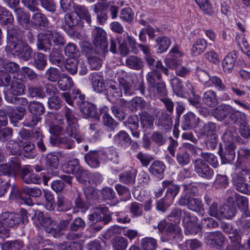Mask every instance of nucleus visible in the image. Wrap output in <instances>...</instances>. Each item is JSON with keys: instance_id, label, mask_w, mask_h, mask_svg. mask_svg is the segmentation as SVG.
I'll list each match as a JSON object with an SVG mask.
<instances>
[{"instance_id": "79ce46f5", "label": "nucleus", "mask_w": 250, "mask_h": 250, "mask_svg": "<svg viewBox=\"0 0 250 250\" xmlns=\"http://www.w3.org/2000/svg\"><path fill=\"white\" fill-rule=\"evenodd\" d=\"M17 17L19 23L23 27L26 28L30 21V15L28 13L23 11L21 8H17L15 9Z\"/></svg>"}, {"instance_id": "ea45409f", "label": "nucleus", "mask_w": 250, "mask_h": 250, "mask_svg": "<svg viewBox=\"0 0 250 250\" xmlns=\"http://www.w3.org/2000/svg\"><path fill=\"white\" fill-rule=\"evenodd\" d=\"M237 212L234 205H224L220 207V219H230L233 217Z\"/></svg>"}, {"instance_id": "58836bf2", "label": "nucleus", "mask_w": 250, "mask_h": 250, "mask_svg": "<svg viewBox=\"0 0 250 250\" xmlns=\"http://www.w3.org/2000/svg\"><path fill=\"white\" fill-rule=\"evenodd\" d=\"M175 157L177 163L181 167L188 165L190 163V159L189 154L180 147L178 148Z\"/></svg>"}, {"instance_id": "cd10ccee", "label": "nucleus", "mask_w": 250, "mask_h": 250, "mask_svg": "<svg viewBox=\"0 0 250 250\" xmlns=\"http://www.w3.org/2000/svg\"><path fill=\"white\" fill-rule=\"evenodd\" d=\"M77 21L71 15L67 14L64 16V21L62 25V28L69 35H73L75 32L74 27L77 25Z\"/></svg>"}, {"instance_id": "9d476101", "label": "nucleus", "mask_w": 250, "mask_h": 250, "mask_svg": "<svg viewBox=\"0 0 250 250\" xmlns=\"http://www.w3.org/2000/svg\"><path fill=\"white\" fill-rule=\"evenodd\" d=\"M107 208L100 206L94 209L93 211L88 215V218L92 224L104 222L103 225L110 221V217L107 214Z\"/></svg>"}, {"instance_id": "de8ad7c7", "label": "nucleus", "mask_w": 250, "mask_h": 250, "mask_svg": "<svg viewBox=\"0 0 250 250\" xmlns=\"http://www.w3.org/2000/svg\"><path fill=\"white\" fill-rule=\"evenodd\" d=\"M24 244L22 241L16 240L8 241L1 245V250H20L23 247Z\"/></svg>"}, {"instance_id": "72a5a7b5", "label": "nucleus", "mask_w": 250, "mask_h": 250, "mask_svg": "<svg viewBox=\"0 0 250 250\" xmlns=\"http://www.w3.org/2000/svg\"><path fill=\"white\" fill-rule=\"evenodd\" d=\"M24 78V76L22 74H19L17 80L12 81L9 89L12 91L14 95H20L24 93L25 86L22 83Z\"/></svg>"}, {"instance_id": "052dcab7", "label": "nucleus", "mask_w": 250, "mask_h": 250, "mask_svg": "<svg viewBox=\"0 0 250 250\" xmlns=\"http://www.w3.org/2000/svg\"><path fill=\"white\" fill-rule=\"evenodd\" d=\"M45 78L50 82H56L59 81V79L62 76L60 70L53 67H50L47 69L45 73Z\"/></svg>"}, {"instance_id": "412c9836", "label": "nucleus", "mask_w": 250, "mask_h": 250, "mask_svg": "<svg viewBox=\"0 0 250 250\" xmlns=\"http://www.w3.org/2000/svg\"><path fill=\"white\" fill-rule=\"evenodd\" d=\"M165 169L166 166L163 162L160 161H155L151 164L148 170L155 177L162 179L164 177Z\"/></svg>"}, {"instance_id": "a878e982", "label": "nucleus", "mask_w": 250, "mask_h": 250, "mask_svg": "<svg viewBox=\"0 0 250 250\" xmlns=\"http://www.w3.org/2000/svg\"><path fill=\"white\" fill-rule=\"evenodd\" d=\"M84 159L86 163L91 167L97 168L100 166L101 155L99 154V150L90 151L85 155Z\"/></svg>"}, {"instance_id": "a18cd8bd", "label": "nucleus", "mask_w": 250, "mask_h": 250, "mask_svg": "<svg viewBox=\"0 0 250 250\" xmlns=\"http://www.w3.org/2000/svg\"><path fill=\"white\" fill-rule=\"evenodd\" d=\"M188 208L198 213L203 214L204 212V205L202 200L199 198L192 197Z\"/></svg>"}, {"instance_id": "e433bc0d", "label": "nucleus", "mask_w": 250, "mask_h": 250, "mask_svg": "<svg viewBox=\"0 0 250 250\" xmlns=\"http://www.w3.org/2000/svg\"><path fill=\"white\" fill-rule=\"evenodd\" d=\"M235 198L236 204L238 208L244 212L247 216L250 217V211L248 210V200L247 198L235 193Z\"/></svg>"}, {"instance_id": "473e14b6", "label": "nucleus", "mask_w": 250, "mask_h": 250, "mask_svg": "<svg viewBox=\"0 0 250 250\" xmlns=\"http://www.w3.org/2000/svg\"><path fill=\"white\" fill-rule=\"evenodd\" d=\"M23 193L29 196V197H27L26 199L23 200V203L28 206H31L33 204L30 196L33 197H39L41 196L42 194V190L39 188H23Z\"/></svg>"}, {"instance_id": "0e129e2a", "label": "nucleus", "mask_w": 250, "mask_h": 250, "mask_svg": "<svg viewBox=\"0 0 250 250\" xmlns=\"http://www.w3.org/2000/svg\"><path fill=\"white\" fill-rule=\"evenodd\" d=\"M55 50V48H53L50 53L49 61L52 64L61 67L64 62V57L59 51L56 52Z\"/></svg>"}, {"instance_id": "6ab92c4d", "label": "nucleus", "mask_w": 250, "mask_h": 250, "mask_svg": "<svg viewBox=\"0 0 250 250\" xmlns=\"http://www.w3.org/2000/svg\"><path fill=\"white\" fill-rule=\"evenodd\" d=\"M204 239L209 245L220 246L224 243L225 237L221 232L215 231L205 233Z\"/></svg>"}, {"instance_id": "c03bdc74", "label": "nucleus", "mask_w": 250, "mask_h": 250, "mask_svg": "<svg viewBox=\"0 0 250 250\" xmlns=\"http://www.w3.org/2000/svg\"><path fill=\"white\" fill-rule=\"evenodd\" d=\"M171 85L173 92L178 97H186V93L183 90V84L181 81L177 77H174L171 80Z\"/></svg>"}, {"instance_id": "13d9d810", "label": "nucleus", "mask_w": 250, "mask_h": 250, "mask_svg": "<svg viewBox=\"0 0 250 250\" xmlns=\"http://www.w3.org/2000/svg\"><path fill=\"white\" fill-rule=\"evenodd\" d=\"M28 109L31 114L39 116L42 114L45 110L43 104L36 101L30 103L28 104Z\"/></svg>"}, {"instance_id": "ddd939ff", "label": "nucleus", "mask_w": 250, "mask_h": 250, "mask_svg": "<svg viewBox=\"0 0 250 250\" xmlns=\"http://www.w3.org/2000/svg\"><path fill=\"white\" fill-rule=\"evenodd\" d=\"M60 137L56 135L50 136V143L54 146H57L63 148L71 149L74 146V142L69 136Z\"/></svg>"}, {"instance_id": "7c9ffc66", "label": "nucleus", "mask_w": 250, "mask_h": 250, "mask_svg": "<svg viewBox=\"0 0 250 250\" xmlns=\"http://www.w3.org/2000/svg\"><path fill=\"white\" fill-rule=\"evenodd\" d=\"M93 87L95 91L101 93L105 89L104 77L99 73H93L91 76Z\"/></svg>"}, {"instance_id": "2eb2a0df", "label": "nucleus", "mask_w": 250, "mask_h": 250, "mask_svg": "<svg viewBox=\"0 0 250 250\" xmlns=\"http://www.w3.org/2000/svg\"><path fill=\"white\" fill-rule=\"evenodd\" d=\"M204 198L206 205L208 206V214L217 219H220V207L218 208V203L208 194H205Z\"/></svg>"}, {"instance_id": "5701e85b", "label": "nucleus", "mask_w": 250, "mask_h": 250, "mask_svg": "<svg viewBox=\"0 0 250 250\" xmlns=\"http://www.w3.org/2000/svg\"><path fill=\"white\" fill-rule=\"evenodd\" d=\"M131 139L129 134L125 131L119 132L114 137V142L118 146L125 148L131 143Z\"/></svg>"}, {"instance_id": "49530a36", "label": "nucleus", "mask_w": 250, "mask_h": 250, "mask_svg": "<svg viewBox=\"0 0 250 250\" xmlns=\"http://www.w3.org/2000/svg\"><path fill=\"white\" fill-rule=\"evenodd\" d=\"M141 246L144 250H156L158 247V242L153 237H146L141 240Z\"/></svg>"}, {"instance_id": "f704fd0d", "label": "nucleus", "mask_w": 250, "mask_h": 250, "mask_svg": "<svg viewBox=\"0 0 250 250\" xmlns=\"http://www.w3.org/2000/svg\"><path fill=\"white\" fill-rule=\"evenodd\" d=\"M202 101L204 104L209 107H214L218 104V100L216 93L208 90L204 93Z\"/></svg>"}, {"instance_id": "2f4dec72", "label": "nucleus", "mask_w": 250, "mask_h": 250, "mask_svg": "<svg viewBox=\"0 0 250 250\" xmlns=\"http://www.w3.org/2000/svg\"><path fill=\"white\" fill-rule=\"evenodd\" d=\"M236 60L234 53L230 52L227 54L222 62V67L225 73H229L234 67Z\"/></svg>"}, {"instance_id": "5fc2aeb1", "label": "nucleus", "mask_w": 250, "mask_h": 250, "mask_svg": "<svg viewBox=\"0 0 250 250\" xmlns=\"http://www.w3.org/2000/svg\"><path fill=\"white\" fill-rule=\"evenodd\" d=\"M156 42L158 46V52L160 53L166 51L171 44L170 39L166 36L158 37Z\"/></svg>"}, {"instance_id": "7ed1b4c3", "label": "nucleus", "mask_w": 250, "mask_h": 250, "mask_svg": "<svg viewBox=\"0 0 250 250\" xmlns=\"http://www.w3.org/2000/svg\"><path fill=\"white\" fill-rule=\"evenodd\" d=\"M21 214L4 212L0 216V222L4 227L13 228L19 225L21 220L26 221L27 219V211L25 209L21 210Z\"/></svg>"}, {"instance_id": "e2e57ef3", "label": "nucleus", "mask_w": 250, "mask_h": 250, "mask_svg": "<svg viewBox=\"0 0 250 250\" xmlns=\"http://www.w3.org/2000/svg\"><path fill=\"white\" fill-rule=\"evenodd\" d=\"M47 64V59L45 56L41 53H37L34 58V66L38 70H42Z\"/></svg>"}, {"instance_id": "603ef678", "label": "nucleus", "mask_w": 250, "mask_h": 250, "mask_svg": "<svg viewBox=\"0 0 250 250\" xmlns=\"http://www.w3.org/2000/svg\"><path fill=\"white\" fill-rule=\"evenodd\" d=\"M235 39L241 51L248 57H250V46L249 45L244 36L243 35L237 34Z\"/></svg>"}, {"instance_id": "f03ea898", "label": "nucleus", "mask_w": 250, "mask_h": 250, "mask_svg": "<svg viewBox=\"0 0 250 250\" xmlns=\"http://www.w3.org/2000/svg\"><path fill=\"white\" fill-rule=\"evenodd\" d=\"M67 126L65 129V132L70 137L75 139L78 143L83 140V138L80 136L78 132V119L75 116L74 112L70 108L65 106L63 108Z\"/></svg>"}, {"instance_id": "864d4df0", "label": "nucleus", "mask_w": 250, "mask_h": 250, "mask_svg": "<svg viewBox=\"0 0 250 250\" xmlns=\"http://www.w3.org/2000/svg\"><path fill=\"white\" fill-rule=\"evenodd\" d=\"M107 95L110 100L117 99L122 96L123 92L121 88L118 85L111 84L107 90Z\"/></svg>"}, {"instance_id": "3c124183", "label": "nucleus", "mask_w": 250, "mask_h": 250, "mask_svg": "<svg viewBox=\"0 0 250 250\" xmlns=\"http://www.w3.org/2000/svg\"><path fill=\"white\" fill-rule=\"evenodd\" d=\"M28 95L29 96L34 98L38 97L44 98L45 96V92L42 86H34L33 85H28Z\"/></svg>"}, {"instance_id": "09e8293b", "label": "nucleus", "mask_w": 250, "mask_h": 250, "mask_svg": "<svg viewBox=\"0 0 250 250\" xmlns=\"http://www.w3.org/2000/svg\"><path fill=\"white\" fill-rule=\"evenodd\" d=\"M157 125L165 129L171 128L172 122L171 117L166 113H163L159 117Z\"/></svg>"}, {"instance_id": "37998d69", "label": "nucleus", "mask_w": 250, "mask_h": 250, "mask_svg": "<svg viewBox=\"0 0 250 250\" xmlns=\"http://www.w3.org/2000/svg\"><path fill=\"white\" fill-rule=\"evenodd\" d=\"M23 155L28 159H33L37 155V152L34 145L30 142L22 143Z\"/></svg>"}, {"instance_id": "680f3d73", "label": "nucleus", "mask_w": 250, "mask_h": 250, "mask_svg": "<svg viewBox=\"0 0 250 250\" xmlns=\"http://www.w3.org/2000/svg\"><path fill=\"white\" fill-rule=\"evenodd\" d=\"M207 47V42L204 39H199L193 43L191 51L195 54H200L203 53Z\"/></svg>"}, {"instance_id": "f257e3e1", "label": "nucleus", "mask_w": 250, "mask_h": 250, "mask_svg": "<svg viewBox=\"0 0 250 250\" xmlns=\"http://www.w3.org/2000/svg\"><path fill=\"white\" fill-rule=\"evenodd\" d=\"M38 48L44 52L49 51L53 43L54 48L60 49L63 47L65 41L64 38L58 32L48 31L46 35H39L38 37Z\"/></svg>"}, {"instance_id": "1a4fd4ad", "label": "nucleus", "mask_w": 250, "mask_h": 250, "mask_svg": "<svg viewBox=\"0 0 250 250\" xmlns=\"http://www.w3.org/2000/svg\"><path fill=\"white\" fill-rule=\"evenodd\" d=\"M165 240L173 244H178L183 239L181 228L176 224L170 223L165 231Z\"/></svg>"}, {"instance_id": "69168bd1", "label": "nucleus", "mask_w": 250, "mask_h": 250, "mask_svg": "<svg viewBox=\"0 0 250 250\" xmlns=\"http://www.w3.org/2000/svg\"><path fill=\"white\" fill-rule=\"evenodd\" d=\"M200 156L204 161L214 168H217L219 166L217 158L213 154L209 152H201Z\"/></svg>"}, {"instance_id": "0eeeda50", "label": "nucleus", "mask_w": 250, "mask_h": 250, "mask_svg": "<svg viewBox=\"0 0 250 250\" xmlns=\"http://www.w3.org/2000/svg\"><path fill=\"white\" fill-rule=\"evenodd\" d=\"M193 167L195 172L202 178L208 180L213 177V170L202 159L195 160L193 163Z\"/></svg>"}, {"instance_id": "f8f14e48", "label": "nucleus", "mask_w": 250, "mask_h": 250, "mask_svg": "<svg viewBox=\"0 0 250 250\" xmlns=\"http://www.w3.org/2000/svg\"><path fill=\"white\" fill-rule=\"evenodd\" d=\"M235 147L234 143H230L225 144L224 152H223L222 148H220L218 153L223 164L230 163L234 159L235 157Z\"/></svg>"}, {"instance_id": "423d86ee", "label": "nucleus", "mask_w": 250, "mask_h": 250, "mask_svg": "<svg viewBox=\"0 0 250 250\" xmlns=\"http://www.w3.org/2000/svg\"><path fill=\"white\" fill-rule=\"evenodd\" d=\"M183 215L182 222L185 229L186 234H195L201 231V227L194 224L197 220L196 216L192 215L190 212L187 211H183Z\"/></svg>"}, {"instance_id": "f3484780", "label": "nucleus", "mask_w": 250, "mask_h": 250, "mask_svg": "<svg viewBox=\"0 0 250 250\" xmlns=\"http://www.w3.org/2000/svg\"><path fill=\"white\" fill-rule=\"evenodd\" d=\"M232 110V106L227 104H221L212 110V114L217 120L222 121L229 115Z\"/></svg>"}, {"instance_id": "4468645a", "label": "nucleus", "mask_w": 250, "mask_h": 250, "mask_svg": "<svg viewBox=\"0 0 250 250\" xmlns=\"http://www.w3.org/2000/svg\"><path fill=\"white\" fill-rule=\"evenodd\" d=\"M6 110L11 122L15 125L23 118L26 111L25 107L21 106H18L16 109L8 106Z\"/></svg>"}, {"instance_id": "6e6d98bb", "label": "nucleus", "mask_w": 250, "mask_h": 250, "mask_svg": "<svg viewBox=\"0 0 250 250\" xmlns=\"http://www.w3.org/2000/svg\"><path fill=\"white\" fill-rule=\"evenodd\" d=\"M80 167L79 160L74 158L68 162L67 164L63 169L65 173H71L74 175L80 169Z\"/></svg>"}, {"instance_id": "338daca9", "label": "nucleus", "mask_w": 250, "mask_h": 250, "mask_svg": "<svg viewBox=\"0 0 250 250\" xmlns=\"http://www.w3.org/2000/svg\"><path fill=\"white\" fill-rule=\"evenodd\" d=\"M43 193L45 199V208L48 210H54L56 205L54 195L49 190H44Z\"/></svg>"}, {"instance_id": "4be33fe9", "label": "nucleus", "mask_w": 250, "mask_h": 250, "mask_svg": "<svg viewBox=\"0 0 250 250\" xmlns=\"http://www.w3.org/2000/svg\"><path fill=\"white\" fill-rule=\"evenodd\" d=\"M100 115L103 114V120L104 125L107 127L109 131H114L118 123L107 113L108 108L106 106H103L100 108Z\"/></svg>"}, {"instance_id": "dca6fc26", "label": "nucleus", "mask_w": 250, "mask_h": 250, "mask_svg": "<svg viewBox=\"0 0 250 250\" xmlns=\"http://www.w3.org/2000/svg\"><path fill=\"white\" fill-rule=\"evenodd\" d=\"M199 118L192 112H188L183 116L181 127L183 130H188L195 128L199 122Z\"/></svg>"}, {"instance_id": "4c0bfd02", "label": "nucleus", "mask_w": 250, "mask_h": 250, "mask_svg": "<svg viewBox=\"0 0 250 250\" xmlns=\"http://www.w3.org/2000/svg\"><path fill=\"white\" fill-rule=\"evenodd\" d=\"M73 84L72 78L65 74H62L58 82L59 88L62 91L69 90Z\"/></svg>"}, {"instance_id": "393cba45", "label": "nucleus", "mask_w": 250, "mask_h": 250, "mask_svg": "<svg viewBox=\"0 0 250 250\" xmlns=\"http://www.w3.org/2000/svg\"><path fill=\"white\" fill-rule=\"evenodd\" d=\"M99 154L101 155V160L104 161L109 160L114 163L118 162V155L115 148L113 147H109L101 150H99Z\"/></svg>"}, {"instance_id": "8fccbe9b", "label": "nucleus", "mask_w": 250, "mask_h": 250, "mask_svg": "<svg viewBox=\"0 0 250 250\" xmlns=\"http://www.w3.org/2000/svg\"><path fill=\"white\" fill-rule=\"evenodd\" d=\"M59 162L58 157L53 154H48L45 157V166L48 171L56 169L59 166Z\"/></svg>"}, {"instance_id": "a211bd4d", "label": "nucleus", "mask_w": 250, "mask_h": 250, "mask_svg": "<svg viewBox=\"0 0 250 250\" xmlns=\"http://www.w3.org/2000/svg\"><path fill=\"white\" fill-rule=\"evenodd\" d=\"M80 111L85 118H95L99 119L100 113L97 111L95 105L88 102L83 103L80 107Z\"/></svg>"}, {"instance_id": "b1692460", "label": "nucleus", "mask_w": 250, "mask_h": 250, "mask_svg": "<svg viewBox=\"0 0 250 250\" xmlns=\"http://www.w3.org/2000/svg\"><path fill=\"white\" fill-rule=\"evenodd\" d=\"M73 8L75 13L81 20L84 21L88 24L90 25L91 22V16L88 9L86 6L74 3Z\"/></svg>"}, {"instance_id": "a19ab883", "label": "nucleus", "mask_w": 250, "mask_h": 250, "mask_svg": "<svg viewBox=\"0 0 250 250\" xmlns=\"http://www.w3.org/2000/svg\"><path fill=\"white\" fill-rule=\"evenodd\" d=\"M125 64L129 68L135 70H139L143 66L141 59L133 55L129 56L126 58Z\"/></svg>"}, {"instance_id": "4d7b16f0", "label": "nucleus", "mask_w": 250, "mask_h": 250, "mask_svg": "<svg viewBox=\"0 0 250 250\" xmlns=\"http://www.w3.org/2000/svg\"><path fill=\"white\" fill-rule=\"evenodd\" d=\"M31 22L40 27H45L48 24V20L45 16L42 13H34L31 18Z\"/></svg>"}, {"instance_id": "6e6552de", "label": "nucleus", "mask_w": 250, "mask_h": 250, "mask_svg": "<svg viewBox=\"0 0 250 250\" xmlns=\"http://www.w3.org/2000/svg\"><path fill=\"white\" fill-rule=\"evenodd\" d=\"M7 34L8 36L12 38V41L8 42L7 45L6 47V50L14 55L18 56L24 43L27 42L21 38L19 39L18 37L17 38L16 35L15 34V31L12 29L8 28L7 29Z\"/></svg>"}, {"instance_id": "c756f323", "label": "nucleus", "mask_w": 250, "mask_h": 250, "mask_svg": "<svg viewBox=\"0 0 250 250\" xmlns=\"http://www.w3.org/2000/svg\"><path fill=\"white\" fill-rule=\"evenodd\" d=\"M238 160L236 162V167L237 166H243L244 168L249 167L250 165L247 164V162L245 160H248L250 162V150L245 147L240 148L237 151Z\"/></svg>"}, {"instance_id": "20e7f679", "label": "nucleus", "mask_w": 250, "mask_h": 250, "mask_svg": "<svg viewBox=\"0 0 250 250\" xmlns=\"http://www.w3.org/2000/svg\"><path fill=\"white\" fill-rule=\"evenodd\" d=\"M250 172V166L245 168L243 166H237L236 167L235 172L232 174V181L236 189L244 194L248 193L249 185L243 177V173L246 174Z\"/></svg>"}, {"instance_id": "39448f33", "label": "nucleus", "mask_w": 250, "mask_h": 250, "mask_svg": "<svg viewBox=\"0 0 250 250\" xmlns=\"http://www.w3.org/2000/svg\"><path fill=\"white\" fill-rule=\"evenodd\" d=\"M37 219L39 224V227H42L44 230L53 234L59 235L60 233V228L55 221L52 220L49 217H45L42 212H39L37 215Z\"/></svg>"}, {"instance_id": "aec40b11", "label": "nucleus", "mask_w": 250, "mask_h": 250, "mask_svg": "<svg viewBox=\"0 0 250 250\" xmlns=\"http://www.w3.org/2000/svg\"><path fill=\"white\" fill-rule=\"evenodd\" d=\"M115 77L118 80L120 85L124 89L125 95H130V83L127 80L129 78V75L122 69L118 70L115 74Z\"/></svg>"}, {"instance_id": "774afa93", "label": "nucleus", "mask_w": 250, "mask_h": 250, "mask_svg": "<svg viewBox=\"0 0 250 250\" xmlns=\"http://www.w3.org/2000/svg\"><path fill=\"white\" fill-rule=\"evenodd\" d=\"M164 62L167 67L171 69L176 70L177 68L181 64L182 60L181 57H175L174 55H173L172 57L166 59Z\"/></svg>"}, {"instance_id": "c9c22d12", "label": "nucleus", "mask_w": 250, "mask_h": 250, "mask_svg": "<svg viewBox=\"0 0 250 250\" xmlns=\"http://www.w3.org/2000/svg\"><path fill=\"white\" fill-rule=\"evenodd\" d=\"M111 243L113 250H125L128 244L127 239L121 236L114 237Z\"/></svg>"}, {"instance_id": "bb28decb", "label": "nucleus", "mask_w": 250, "mask_h": 250, "mask_svg": "<svg viewBox=\"0 0 250 250\" xmlns=\"http://www.w3.org/2000/svg\"><path fill=\"white\" fill-rule=\"evenodd\" d=\"M125 125L128 128L132 134V135L136 138L140 137V132L138 131L139 120L137 115L130 116L127 120L125 122Z\"/></svg>"}, {"instance_id": "c85d7f7f", "label": "nucleus", "mask_w": 250, "mask_h": 250, "mask_svg": "<svg viewBox=\"0 0 250 250\" xmlns=\"http://www.w3.org/2000/svg\"><path fill=\"white\" fill-rule=\"evenodd\" d=\"M21 178L23 181L27 184H39L41 183V178L37 174L31 172L28 168L22 169Z\"/></svg>"}, {"instance_id": "9b49d317", "label": "nucleus", "mask_w": 250, "mask_h": 250, "mask_svg": "<svg viewBox=\"0 0 250 250\" xmlns=\"http://www.w3.org/2000/svg\"><path fill=\"white\" fill-rule=\"evenodd\" d=\"M94 43L97 47H99L103 52L107 51L108 43L106 32L100 27H95L92 31Z\"/></svg>"}, {"instance_id": "bf43d9fd", "label": "nucleus", "mask_w": 250, "mask_h": 250, "mask_svg": "<svg viewBox=\"0 0 250 250\" xmlns=\"http://www.w3.org/2000/svg\"><path fill=\"white\" fill-rule=\"evenodd\" d=\"M229 118L235 124H240L247 120V116L244 113L236 110L233 107L229 113Z\"/></svg>"}]
</instances>
